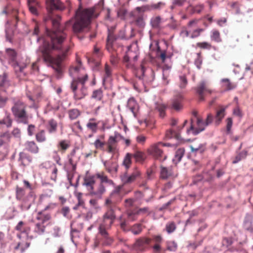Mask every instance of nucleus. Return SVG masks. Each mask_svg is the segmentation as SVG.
<instances>
[{
    "mask_svg": "<svg viewBox=\"0 0 253 253\" xmlns=\"http://www.w3.org/2000/svg\"><path fill=\"white\" fill-rule=\"evenodd\" d=\"M63 7L60 0H46L48 14L44 17V20L45 22L51 20L53 29H46L47 39L39 48V51L44 62L50 65L58 78L63 73L64 61L66 59L70 49L67 39L66 27L71 24V22H67L66 27L62 28L60 26L61 17L59 15L53 17L51 11L54 9H62Z\"/></svg>",
    "mask_w": 253,
    "mask_h": 253,
    "instance_id": "f257e3e1",
    "label": "nucleus"
},
{
    "mask_svg": "<svg viewBox=\"0 0 253 253\" xmlns=\"http://www.w3.org/2000/svg\"><path fill=\"white\" fill-rule=\"evenodd\" d=\"M123 185L118 186L111 194L110 197L105 201L107 211L103 214L101 222L98 227V234L101 236L105 245H109L113 243V239L110 236L108 231L111 229L116 216L113 209L116 204L122 201V194L121 190Z\"/></svg>",
    "mask_w": 253,
    "mask_h": 253,
    "instance_id": "f03ea898",
    "label": "nucleus"
},
{
    "mask_svg": "<svg viewBox=\"0 0 253 253\" xmlns=\"http://www.w3.org/2000/svg\"><path fill=\"white\" fill-rule=\"evenodd\" d=\"M70 75L73 77L70 84V88L74 93V98L76 100L83 99L88 93L87 88L85 86L88 80V75L82 66L80 61L78 64L71 67L69 69Z\"/></svg>",
    "mask_w": 253,
    "mask_h": 253,
    "instance_id": "7ed1b4c3",
    "label": "nucleus"
},
{
    "mask_svg": "<svg viewBox=\"0 0 253 253\" xmlns=\"http://www.w3.org/2000/svg\"><path fill=\"white\" fill-rule=\"evenodd\" d=\"M95 8H82L81 6L76 12V21L73 26V30L75 33H80L85 29H88L91 19L96 17L95 12Z\"/></svg>",
    "mask_w": 253,
    "mask_h": 253,
    "instance_id": "20e7f679",
    "label": "nucleus"
},
{
    "mask_svg": "<svg viewBox=\"0 0 253 253\" xmlns=\"http://www.w3.org/2000/svg\"><path fill=\"white\" fill-rule=\"evenodd\" d=\"M122 138H123L122 135L118 132H115L114 135L109 136L106 142L96 139L93 144L96 149L101 150L113 155L118 151V143Z\"/></svg>",
    "mask_w": 253,
    "mask_h": 253,
    "instance_id": "39448f33",
    "label": "nucleus"
},
{
    "mask_svg": "<svg viewBox=\"0 0 253 253\" xmlns=\"http://www.w3.org/2000/svg\"><path fill=\"white\" fill-rule=\"evenodd\" d=\"M26 104L20 100H17L13 102L11 107V112L14 117L22 123L27 124L28 116L26 111Z\"/></svg>",
    "mask_w": 253,
    "mask_h": 253,
    "instance_id": "423d86ee",
    "label": "nucleus"
},
{
    "mask_svg": "<svg viewBox=\"0 0 253 253\" xmlns=\"http://www.w3.org/2000/svg\"><path fill=\"white\" fill-rule=\"evenodd\" d=\"M138 54V49L136 44H131L128 47L127 51L124 57V61L127 68H134V64L131 62L137 60Z\"/></svg>",
    "mask_w": 253,
    "mask_h": 253,
    "instance_id": "0eeeda50",
    "label": "nucleus"
},
{
    "mask_svg": "<svg viewBox=\"0 0 253 253\" xmlns=\"http://www.w3.org/2000/svg\"><path fill=\"white\" fill-rule=\"evenodd\" d=\"M140 176L141 172L137 168H134L130 173L126 171L120 176L121 181L123 183L122 185L131 184L139 178Z\"/></svg>",
    "mask_w": 253,
    "mask_h": 253,
    "instance_id": "6e6552de",
    "label": "nucleus"
},
{
    "mask_svg": "<svg viewBox=\"0 0 253 253\" xmlns=\"http://www.w3.org/2000/svg\"><path fill=\"white\" fill-rule=\"evenodd\" d=\"M195 90L198 96L199 101L200 102L205 100L207 94H211L213 92V90L209 87L207 82L204 81L199 83Z\"/></svg>",
    "mask_w": 253,
    "mask_h": 253,
    "instance_id": "1a4fd4ad",
    "label": "nucleus"
},
{
    "mask_svg": "<svg viewBox=\"0 0 253 253\" xmlns=\"http://www.w3.org/2000/svg\"><path fill=\"white\" fill-rule=\"evenodd\" d=\"M165 144L161 142L152 145L147 150L148 153L153 155L156 159L160 161H164L167 156L164 155L163 151L160 149V146H165Z\"/></svg>",
    "mask_w": 253,
    "mask_h": 253,
    "instance_id": "9d476101",
    "label": "nucleus"
},
{
    "mask_svg": "<svg viewBox=\"0 0 253 253\" xmlns=\"http://www.w3.org/2000/svg\"><path fill=\"white\" fill-rule=\"evenodd\" d=\"M213 121V116L211 113H210L207 115V118L205 121H203L202 119L197 118V127L193 133L195 134H197L199 132L205 130L206 126L211 124Z\"/></svg>",
    "mask_w": 253,
    "mask_h": 253,
    "instance_id": "9b49d317",
    "label": "nucleus"
},
{
    "mask_svg": "<svg viewBox=\"0 0 253 253\" xmlns=\"http://www.w3.org/2000/svg\"><path fill=\"white\" fill-rule=\"evenodd\" d=\"M183 97L181 94L175 95L168 103V108L175 111H179L183 108Z\"/></svg>",
    "mask_w": 253,
    "mask_h": 253,
    "instance_id": "f8f14e48",
    "label": "nucleus"
},
{
    "mask_svg": "<svg viewBox=\"0 0 253 253\" xmlns=\"http://www.w3.org/2000/svg\"><path fill=\"white\" fill-rule=\"evenodd\" d=\"M177 176V173L174 170L172 166L169 167L160 166V178L162 179H174Z\"/></svg>",
    "mask_w": 253,
    "mask_h": 253,
    "instance_id": "ddd939ff",
    "label": "nucleus"
},
{
    "mask_svg": "<svg viewBox=\"0 0 253 253\" xmlns=\"http://www.w3.org/2000/svg\"><path fill=\"white\" fill-rule=\"evenodd\" d=\"M26 96L31 102V107H37L38 103L39 102L41 96V92L37 90H34L33 91L27 90Z\"/></svg>",
    "mask_w": 253,
    "mask_h": 253,
    "instance_id": "4468645a",
    "label": "nucleus"
},
{
    "mask_svg": "<svg viewBox=\"0 0 253 253\" xmlns=\"http://www.w3.org/2000/svg\"><path fill=\"white\" fill-rule=\"evenodd\" d=\"M151 239L147 237L138 238L133 244V249L137 251L144 250L151 243Z\"/></svg>",
    "mask_w": 253,
    "mask_h": 253,
    "instance_id": "2eb2a0df",
    "label": "nucleus"
},
{
    "mask_svg": "<svg viewBox=\"0 0 253 253\" xmlns=\"http://www.w3.org/2000/svg\"><path fill=\"white\" fill-rule=\"evenodd\" d=\"M191 152L195 154L203 153L207 149L206 143L199 141H194L190 146Z\"/></svg>",
    "mask_w": 253,
    "mask_h": 253,
    "instance_id": "dca6fc26",
    "label": "nucleus"
},
{
    "mask_svg": "<svg viewBox=\"0 0 253 253\" xmlns=\"http://www.w3.org/2000/svg\"><path fill=\"white\" fill-rule=\"evenodd\" d=\"M138 215L137 211L135 212L130 211L127 213V220H122L121 219V227L124 230H126V227L128 224V221H133L137 219Z\"/></svg>",
    "mask_w": 253,
    "mask_h": 253,
    "instance_id": "f3484780",
    "label": "nucleus"
},
{
    "mask_svg": "<svg viewBox=\"0 0 253 253\" xmlns=\"http://www.w3.org/2000/svg\"><path fill=\"white\" fill-rule=\"evenodd\" d=\"M102 55V53L100 48L96 46L94 47V50L92 54L90 57H88L89 62H93L95 64L99 63L100 58Z\"/></svg>",
    "mask_w": 253,
    "mask_h": 253,
    "instance_id": "a211bd4d",
    "label": "nucleus"
},
{
    "mask_svg": "<svg viewBox=\"0 0 253 253\" xmlns=\"http://www.w3.org/2000/svg\"><path fill=\"white\" fill-rule=\"evenodd\" d=\"M105 169L110 173L117 172L118 165L116 162L111 160L104 161L103 163Z\"/></svg>",
    "mask_w": 253,
    "mask_h": 253,
    "instance_id": "6ab92c4d",
    "label": "nucleus"
},
{
    "mask_svg": "<svg viewBox=\"0 0 253 253\" xmlns=\"http://www.w3.org/2000/svg\"><path fill=\"white\" fill-rule=\"evenodd\" d=\"M32 161V157L28 154L25 152H20L19 154L18 161L20 164L24 167L29 165Z\"/></svg>",
    "mask_w": 253,
    "mask_h": 253,
    "instance_id": "aec40b11",
    "label": "nucleus"
},
{
    "mask_svg": "<svg viewBox=\"0 0 253 253\" xmlns=\"http://www.w3.org/2000/svg\"><path fill=\"white\" fill-rule=\"evenodd\" d=\"M25 194V189L23 188L17 186L16 187V198L17 200L22 201L25 204L28 201H32L31 198H27V196L26 198H24Z\"/></svg>",
    "mask_w": 253,
    "mask_h": 253,
    "instance_id": "412c9836",
    "label": "nucleus"
},
{
    "mask_svg": "<svg viewBox=\"0 0 253 253\" xmlns=\"http://www.w3.org/2000/svg\"><path fill=\"white\" fill-rule=\"evenodd\" d=\"M25 150L33 153L37 154L39 152V148L34 141H27L24 143Z\"/></svg>",
    "mask_w": 253,
    "mask_h": 253,
    "instance_id": "4be33fe9",
    "label": "nucleus"
},
{
    "mask_svg": "<svg viewBox=\"0 0 253 253\" xmlns=\"http://www.w3.org/2000/svg\"><path fill=\"white\" fill-rule=\"evenodd\" d=\"M164 5V3L162 2H159L157 3H153L150 5H147L142 7H137L136 10L138 11H145L148 10H151L152 9H160L162 6Z\"/></svg>",
    "mask_w": 253,
    "mask_h": 253,
    "instance_id": "5701e85b",
    "label": "nucleus"
},
{
    "mask_svg": "<svg viewBox=\"0 0 253 253\" xmlns=\"http://www.w3.org/2000/svg\"><path fill=\"white\" fill-rule=\"evenodd\" d=\"M28 4L30 11L35 15H38V9L40 8V3L36 0H28Z\"/></svg>",
    "mask_w": 253,
    "mask_h": 253,
    "instance_id": "b1692460",
    "label": "nucleus"
},
{
    "mask_svg": "<svg viewBox=\"0 0 253 253\" xmlns=\"http://www.w3.org/2000/svg\"><path fill=\"white\" fill-rule=\"evenodd\" d=\"M196 178L197 179H195V181L202 180L204 182H211L213 179V175L211 171H204L202 175H198Z\"/></svg>",
    "mask_w": 253,
    "mask_h": 253,
    "instance_id": "393cba45",
    "label": "nucleus"
},
{
    "mask_svg": "<svg viewBox=\"0 0 253 253\" xmlns=\"http://www.w3.org/2000/svg\"><path fill=\"white\" fill-rule=\"evenodd\" d=\"M222 87L225 91H229L235 89L237 87V84L232 82L227 78L222 79L221 81Z\"/></svg>",
    "mask_w": 253,
    "mask_h": 253,
    "instance_id": "a878e982",
    "label": "nucleus"
},
{
    "mask_svg": "<svg viewBox=\"0 0 253 253\" xmlns=\"http://www.w3.org/2000/svg\"><path fill=\"white\" fill-rule=\"evenodd\" d=\"M51 218V216L50 214L45 213L44 211L38 212L36 216V219L39 221L38 222H42L43 224H44L46 222L50 220Z\"/></svg>",
    "mask_w": 253,
    "mask_h": 253,
    "instance_id": "bb28decb",
    "label": "nucleus"
},
{
    "mask_svg": "<svg viewBox=\"0 0 253 253\" xmlns=\"http://www.w3.org/2000/svg\"><path fill=\"white\" fill-rule=\"evenodd\" d=\"M99 122L95 118H90L86 124V127L92 133H95L98 130Z\"/></svg>",
    "mask_w": 253,
    "mask_h": 253,
    "instance_id": "cd10ccee",
    "label": "nucleus"
},
{
    "mask_svg": "<svg viewBox=\"0 0 253 253\" xmlns=\"http://www.w3.org/2000/svg\"><path fill=\"white\" fill-rule=\"evenodd\" d=\"M105 192V188L104 185L102 183H99L97 186L95 185L94 189L92 192H90V194L95 196L98 198L101 197L102 195Z\"/></svg>",
    "mask_w": 253,
    "mask_h": 253,
    "instance_id": "c85d7f7f",
    "label": "nucleus"
},
{
    "mask_svg": "<svg viewBox=\"0 0 253 253\" xmlns=\"http://www.w3.org/2000/svg\"><path fill=\"white\" fill-rule=\"evenodd\" d=\"M94 176H86L84 178V185L90 192H92L95 186Z\"/></svg>",
    "mask_w": 253,
    "mask_h": 253,
    "instance_id": "c756f323",
    "label": "nucleus"
},
{
    "mask_svg": "<svg viewBox=\"0 0 253 253\" xmlns=\"http://www.w3.org/2000/svg\"><path fill=\"white\" fill-rule=\"evenodd\" d=\"M115 40L114 34L109 31L106 42V49L109 52H115L113 47V44Z\"/></svg>",
    "mask_w": 253,
    "mask_h": 253,
    "instance_id": "7c9ffc66",
    "label": "nucleus"
},
{
    "mask_svg": "<svg viewBox=\"0 0 253 253\" xmlns=\"http://www.w3.org/2000/svg\"><path fill=\"white\" fill-rule=\"evenodd\" d=\"M57 121L53 119H51L47 122L46 128L49 133H53L57 131Z\"/></svg>",
    "mask_w": 253,
    "mask_h": 253,
    "instance_id": "2f4dec72",
    "label": "nucleus"
},
{
    "mask_svg": "<svg viewBox=\"0 0 253 253\" xmlns=\"http://www.w3.org/2000/svg\"><path fill=\"white\" fill-rule=\"evenodd\" d=\"M225 116V109L224 108H221L219 110H217L215 117L214 123L216 126H218L221 122L222 119Z\"/></svg>",
    "mask_w": 253,
    "mask_h": 253,
    "instance_id": "473e14b6",
    "label": "nucleus"
},
{
    "mask_svg": "<svg viewBox=\"0 0 253 253\" xmlns=\"http://www.w3.org/2000/svg\"><path fill=\"white\" fill-rule=\"evenodd\" d=\"M45 225L42 222H37L34 228L33 232L36 235H43L45 231Z\"/></svg>",
    "mask_w": 253,
    "mask_h": 253,
    "instance_id": "72a5a7b5",
    "label": "nucleus"
},
{
    "mask_svg": "<svg viewBox=\"0 0 253 253\" xmlns=\"http://www.w3.org/2000/svg\"><path fill=\"white\" fill-rule=\"evenodd\" d=\"M96 177L100 180V183H106L108 185H113L114 182L112 180L108 178L107 176L106 175L104 172L97 173L95 175Z\"/></svg>",
    "mask_w": 253,
    "mask_h": 253,
    "instance_id": "f704fd0d",
    "label": "nucleus"
},
{
    "mask_svg": "<svg viewBox=\"0 0 253 253\" xmlns=\"http://www.w3.org/2000/svg\"><path fill=\"white\" fill-rule=\"evenodd\" d=\"M70 142L68 140H62L57 145L58 150L61 153H64L70 147Z\"/></svg>",
    "mask_w": 253,
    "mask_h": 253,
    "instance_id": "c9c22d12",
    "label": "nucleus"
},
{
    "mask_svg": "<svg viewBox=\"0 0 253 253\" xmlns=\"http://www.w3.org/2000/svg\"><path fill=\"white\" fill-rule=\"evenodd\" d=\"M185 152V150L184 148H178L175 151L174 158L172 160L173 163H174L175 164H177L178 163H179L181 160V159L183 157Z\"/></svg>",
    "mask_w": 253,
    "mask_h": 253,
    "instance_id": "e433bc0d",
    "label": "nucleus"
},
{
    "mask_svg": "<svg viewBox=\"0 0 253 253\" xmlns=\"http://www.w3.org/2000/svg\"><path fill=\"white\" fill-rule=\"evenodd\" d=\"M15 229L21 233L28 234L30 230V228L26 224V223L22 221H20L15 226Z\"/></svg>",
    "mask_w": 253,
    "mask_h": 253,
    "instance_id": "4c0bfd02",
    "label": "nucleus"
},
{
    "mask_svg": "<svg viewBox=\"0 0 253 253\" xmlns=\"http://www.w3.org/2000/svg\"><path fill=\"white\" fill-rule=\"evenodd\" d=\"M5 117L2 119H0V124L5 125L7 127L12 126V120L10 117V114L7 111H4Z\"/></svg>",
    "mask_w": 253,
    "mask_h": 253,
    "instance_id": "58836bf2",
    "label": "nucleus"
},
{
    "mask_svg": "<svg viewBox=\"0 0 253 253\" xmlns=\"http://www.w3.org/2000/svg\"><path fill=\"white\" fill-rule=\"evenodd\" d=\"M132 155V157L135 159L136 162L142 163L146 158V155L143 152L140 151H136Z\"/></svg>",
    "mask_w": 253,
    "mask_h": 253,
    "instance_id": "ea45409f",
    "label": "nucleus"
},
{
    "mask_svg": "<svg viewBox=\"0 0 253 253\" xmlns=\"http://www.w3.org/2000/svg\"><path fill=\"white\" fill-rule=\"evenodd\" d=\"M11 14L13 17V20H11L8 19L6 22V26H10L12 25H14V26H16V24L19 21L18 17V10L16 9H13L12 11Z\"/></svg>",
    "mask_w": 253,
    "mask_h": 253,
    "instance_id": "a19ab883",
    "label": "nucleus"
},
{
    "mask_svg": "<svg viewBox=\"0 0 253 253\" xmlns=\"http://www.w3.org/2000/svg\"><path fill=\"white\" fill-rule=\"evenodd\" d=\"M162 20L160 16L153 17L150 21V24L152 27L155 29H159L160 27Z\"/></svg>",
    "mask_w": 253,
    "mask_h": 253,
    "instance_id": "79ce46f5",
    "label": "nucleus"
},
{
    "mask_svg": "<svg viewBox=\"0 0 253 253\" xmlns=\"http://www.w3.org/2000/svg\"><path fill=\"white\" fill-rule=\"evenodd\" d=\"M36 139L39 143H42L46 140L45 131L43 129L40 130L36 134Z\"/></svg>",
    "mask_w": 253,
    "mask_h": 253,
    "instance_id": "37998d69",
    "label": "nucleus"
},
{
    "mask_svg": "<svg viewBox=\"0 0 253 253\" xmlns=\"http://www.w3.org/2000/svg\"><path fill=\"white\" fill-rule=\"evenodd\" d=\"M112 77V69L109 65L107 64L105 65L104 75L103 76V82L108 81Z\"/></svg>",
    "mask_w": 253,
    "mask_h": 253,
    "instance_id": "c03bdc74",
    "label": "nucleus"
},
{
    "mask_svg": "<svg viewBox=\"0 0 253 253\" xmlns=\"http://www.w3.org/2000/svg\"><path fill=\"white\" fill-rule=\"evenodd\" d=\"M211 39L212 41L216 42H222L220 32L217 30H213L211 31Z\"/></svg>",
    "mask_w": 253,
    "mask_h": 253,
    "instance_id": "a18cd8bd",
    "label": "nucleus"
},
{
    "mask_svg": "<svg viewBox=\"0 0 253 253\" xmlns=\"http://www.w3.org/2000/svg\"><path fill=\"white\" fill-rule=\"evenodd\" d=\"M132 157V155L130 153H127L126 155L123 162V165L125 167L126 169H128L130 167L132 161L131 158Z\"/></svg>",
    "mask_w": 253,
    "mask_h": 253,
    "instance_id": "49530a36",
    "label": "nucleus"
},
{
    "mask_svg": "<svg viewBox=\"0 0 253 253\" xmlns=\"http://www.w3.org/2000/svg\"><path fill=\"white\" fill-rule=\"evenodd\" d=\"M91 97L97 101H101L103 99V91L101 88L94 90L92 93Z\"/></svg>",
    "mask_w": 253,
    "mask_h": 253,
    "instance_id": "de8ad7c7",
    "label": "nucleus"
},
{
    "mask_svg": "<svg viewBox=\"0 0 253 253\" xmlns=\"http://www.w3.org/2000/svg\"><path fill=\"white\" fill-rule=\"evenodd\" d=\"M10 134L6 132L1 134L0 136V146L7 144L10 139Z\"/></svg>",
    "mask_w": 253,
    "mask_h": 253,
    "instance_id": "09e8293b",
    "label": "nucleus"
},
{
    "mask_svg": "<svg viewBox=\"0 0 253 253\" xmlns=\"http://www.w3.org/2000/svg\"><path fill=\"white\" fill-rule=\"evenodd\" d=\"M23 183L24 184V186L26 188L30 190V191L28 193L27 195V198L30 197L32 199V201H33L35 198L36 195L34 191H32V186L31 184L30 183L29 181L27 180H24L23 181Z\"/></svg>",
    "mask_w": 253,
    "mask_h": 253,
    "instance_id": "8fccbe9b",
    "label": "nucleus"
},
{
    "mask_svg": "<svg viewBox=\"0 0 253 253\" xmlns=\"http://www.w3.org/2000/svg\"><path fill=\"white\" fill-rule=\"evenodd\" d=\"M170 67L168 65H165L163 67V79L164 81L165 82V84H166L169 83L168 78L169 77V73H170Z\"/></svg>",
    "mask_w": 253,
    "mask_h": 253,
    "instance_id": "3c124183",
    "label": "nucleus"
},
{
    "mask_svg": "<svg viewBox=\"0 0 253 253\" xmlns=\"http://www.w3.org/2000/svg\"><path fill=\"white\" fill-rule=\"evenodd\" d=\"M76 153V149L74 148L73 149L71 152H70V154L68 155V158L69 160V164L70 166H73L74 169H75L76 167V163L74 160V157L75 156Z\"/></svg>",
    "mask_w": 253,
    "mask_h": 253,
    "instance_id": "603ef678",
    "label": "nucleus"
},
{
    "mask_svg": "<svg viewBox=\"0 0 253 253\" xmlns=\"http://www.w3.org/2000/svg\"><path fill=\"white\" fill-rule=\"evenodd\" d=\"M53 194V190L51 189H46L44 193L42 194L40 198V202L43 203L45 202L47 199L51 197Z\"/></svg>",
    "mask_w": 253,
    "mask_h": 253,
    "instance_id": "864d4df0",
    "label": "nucleus"
},
{
    "mask_svg": "<svg viewBox=\"0 0 253 253\" xmlns=\"http://www.w3.org/2000/svg\"><path fill=\"white\" fill-rule=\"evenodd\" d=\"M145 68L143 66H141L140 69H138L136 73V77L138 79L139 82L142 84V80H144L145 77Z\"/></svg>",
    "mask_w": 253,
    "mask_h": 253,
    "instance_id": "5fc2aeb1",
    "label": "nucleus"
},
{
    "mask_svg": "<svg viewBox=\"0 0 253 253\" xmlns=\"http://www.w3.org/2000/svg\"><path fill=\"white\" fill-rule=\"evenodd\" d=\"M166 136L168 138H171L173 137L177 140H180L181 138L180 134L172 129L168 130L166 132Z\"/></svg>",
    "mask_w": 253,
    "mask_h": 253,
    "instance_id": "6e6d98bb",
    "label": "nucleus"
},
{
    "mask_svg": "<svg viewBox=\"0 0 253 253\" xmlns=\"http://www.w3.org/2000/svg\"><path fill=\"white\" fill-rule=\"evenodd\" d=\"M176 229V226L174 221L169 222L166 225V231L168 234L173 232Z\"/></svg>",
    "mask_w": 253,
    "mask_h": 253,
    "instance_id": "4d7b16f0",
    "label": "nucleus"
},
{
    "mask_svg": "<svg viewBox=\"0 0 253 253\" xmlns=\"http://www.w3.org/2000/svg\"><path fill=\"white\" fill-rule=\"evenodd\" d=\"M10 85L7 80V76L5 73L0 76V87H7Z\"/></svg>",
    "mask_w": 253,
    "mask_h": 253,
    "instance_id": "13d9d810",
    "label": "nucleus"
},
{
    "mask_svg": "<svg viewBox=\"0 0 253 253\" xmlns=\"http://www.w3.org/2000/svg\"><path fill=\"white\" fill-rule=\"evenodd\" d=\"M168 108V104H158L156 106L157 110L159 112V115L161 118H164L165 116L166 109Z\"/></svg>",
    "mask_w": 253,
    "mask_h": 253,
    "instance_id": "bf43d9fd",
    "label": "nucleus"
},
{
    "mask_svg": "<svg viewBox=\"0 0 253 253\" xmlns=\"http://www.w3.org/2000/svg\"><path fill=\"white\" fill-rule=\"evenodd\" d=\"M130 231L135 235H139L142 231L141 224H135L130 229Z\"/></svg>",
    "mask_w": 253,
    "mask_h": 253,
    "instance_id": "052dcab7",
    "label": "nucleus"
},
{
    "mask_svg": "<svg viewBox=\"0 0 253 253\" xmlns=\"http://www.w3.org/2000/svg\"><path fill=\"white\" fill-rule=\"evenodd\" d=\"M68 114L70 119L75 120L81 115V112L77 109H73L69 111Z\"/></svg>",
    "mask_w": 253,
    "mask_h": 253,
    "instance_id": "680f3d73",
    "label": "nucleus"
},
{
    "mask_svg": "<svg viewBox=\"0 0 253 253\" xmlns=\"http://www.w3.org/2000/svg\"><path fill=\"white\" fill-rule=\"evenodd\" d=\"M179 86L181 88H185L188 83V81L186 76L185 75H180L179 77Z\"/></svg>",
    "mask_w": 253,
    "mask_h": 253,
    "instance_id": "e2e57ef3",
    "label": "nucleus"
},
{
    "mask_svg": "<svg viewBox=\"0 0 253 253\" xmlns=\"http://www.w3.org/2000/svg\"><path fill=\"white\" fill-rule=\"evenodd\" d=\"M248 155V152L247 151H243L237 155L233 161V164H236L239 162L243 159H245Z\"/></svg>",
    "mask_w": 253,
    "mask_h": 253,
    "instance_id": "0e129e2a",
    "label": "nucleus"
},
{
    "mask_svg": "<svg viewBox=\"0 0 253 253\" xmlns=\"http://www.w3.org/2000/svg\"><path fill=\"white\" fill-rule=\"evenodd\" d=\"M70 167H71L70 170L67 171V178H68V180L69 183L72 185V179L74 176V174L76 172V168L75 169H74L73 166H70Z\"/></svg>",
    "mask_w": 253,
    "mask_h": 253,
    "instance_id": "69168bd1",
    "label": "nucleus"
},
{
    "mask_svg": "<svg viewBox=\"0 0 253 253\" xmlns=\"http://www.w3.org/2000/svg\"><path fill=\"white\" fill-rule=\"evenodd\" d=\"M110 61L112 65L115 66L119 62V58L117 53L115 52H111Z\"/></svg>",
    "mask_w": 253,
    "mask_h": 253,
    "instance_id": "338daca9",
    "label": "nucleus"
},
{
    "mask_svg": "<svg viewBox=\"0 0 253 253\" xmlns=\"http://www.w3.org/2000/svg\"><path fill=\"white\" fill-rule=\"evenodd\" d=\"M196 46L202 49H210L211 47V45L208 42H199L196 43Z\"/></svg>",
    "mask_w": 253,
    "mask_h": 253,
    "instance_id": "774afa93",
    "label": "nucleus"
}]
</instances>
